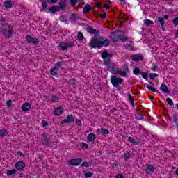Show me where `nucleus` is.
Segmentation results:
<instances>
[{"label":"nucleus","instance_id":"60","mask_svg":"<svg viewBox=\"0 0 178 178\" xmlns=\"http://www.w3.org/2000/svg\"><path fill=\"white\" fill-rule=\"evenodd\" d=\"M149 86H154V83H152V82H150V83H149Z\"/></svg>","mask_w":178,"mask_h":178},{"label":"nucleus","instance_id":"38","mask_svg":"<svg viewBox=\"0 0 178 178\" xmlns=\"http://www.w3.org/2000/svg\"><path fill=\"white\" fill-rule=\"evenodd\" d=\"M95 29H94L93 28H88L87 29V31L88 33H90V34H92L94 33Z\"/></svg>","mask_w":178,"mask_h":178},{"label":"nucleus","instance_id":"25","mask_svg":"<svg viewBox=\"0 0 178 178\" xmlns=\"http://www.w3.org/2000/svg\"><path fill=\"white\" fill-rule=\"evenodd\" d=\"M144 23H145V24H146V26H151V25L154 24V22H152L149 19H145Z\"/></svg>","mask_w":178,"mask_h":178},{"label":"nucleus","instance_id":"34","mask_svg":"<svg viewBox=\"0 0 178 178\" xmlns=\"http://www.w3.org/2000/svg\"><path fill=\"white\" fill-rule=\"evenodd\" d=\"M47 8H48V4L47 3V1H43L42 3V9H43V10H45Z\"/></svg>","mask_w":178,"mask_h":178},{"label":"nucleus","instance_id":"56","mask_svg":"<svg viewBox=\"0 0 178 178\" xmlns=\"http://www.w3.org/2000/svg\"><path fill=\"white\" fill-rule=\"evenodd\" d=\"M104 8H105V9H109V5H108V4H104Z\"/></svg>","mask_w":178,"mask_h":178},{"label":"nucleus","instance_id":"23","mask_svg":"<svg viewBox=\"0 0 178 178\" xmlns=\"http://www.w3.org/2000/svg\"><path fill=\"white\" fill-rule=\"evenodd\" d=\"M13 175H16V170H8L7 171V176H12Z\"/></svg>","mask_w":178,"mask_h":178},{"label":"nucleus","instance_id":"31","mask_svg":"<svg viewBox=\"0 0 178 178\" xmlns=\"http://www.w3.org/2000/svg\"><path fill=\"white\" fill-rule=\"evenodd\" d=\"M81 166L83 168H90V166H91V163L83 162L81 164Z\"/></svg>","mask_w":178,"mask_h":178},{"label":"nucleus","instance_id":"37","mask_svg":"<svg viewBox=\"0 0 178 178\" xmlns=\"http://www.w3.org/2000/svg\"><path fill=\"white\" fill-rule=\"evenodd\" d=\"M102 134L105 135V134H109V130L105 129H101Z\"/></svg>","mask_w":178,"mask_h":178},{"label":"nucleus","instance_id":"43","mask_svg":"<svg viewBox=\"0 0 178 178\" xmlns=\"http://www.w3.org/2000/svg\"><path fill=\"white\" fill-rule=\"evenodd\" d=\"M125 48H126V49H129V51H132V49H133V46H131V45H130V44H127V45L125 46Z\"/></svg>","mask_w":178,"mask_h":178},{"label":"nucleus","instance_id":"61","mask_svg":"<svg viewBox=\"0 0 178 178\" xmlns=\"http://www.w3.org/2000/svg\"><path fill=\"white\" fill-rule=\"evenodd\" d=\"M63 2H66L67 0H61Z\"/></svg>","mask_w":178,"mask_h":178},{"label":"nucleus","instance_id":"14","mask_svg":"<svg viewBox=\"0 0 178 178\" xmlns=\"http://www.w3.org/2000/svg\"><path fill=\"white\" fill-rule=\"evenodd\" d=\"M62 113H63V108L62 107L54 109V114L56 116H59V115H62Z\"/></svg>","mask_w":178,"mask_h":178},{"label":"nucleus","instance_id":"49","mask_svg":"<svg viewBox=\"0 0 178 178\" xmlns=\"http://www.w3.org/2000/svg\"><path fill=\"white\" fill-rule=\"evenodd\" d=\"M47 2H49V3H56L58 0H47Z\"/></svg>","mask_w":178,"mask_h":178},{"label":"nucleus","instance_id":"3","mask_svg":"<svg viewBox=\"0 0 178 178\" xmlns=\"http://www.w3.org/2000/svg\"><path fill=\"white\" fill-rule=\"evenodd\" d=\"M110 81L113 87H115L118 91L122 90V87L120 86L123 83V79L113 76L111 77Z\"/></svg>","mask_w":178,"mask_h":178},{"label":"nucleus","instance_id":"24","mask_svg":"<svg viewBox=\"0 0 178 178\" xmlns=\"http://www.w3.org/2000/svg\"><path fill=\"white\" fill-rule=\"evenodd\" d=\"M0 136L1 137H5V136H8V132L6 129H1L0 130Z\"/></svg>","mask_w":178,"mask_h":178},{"label":"nucleus","instance_id":"55","mask_svg":"<svg viewBox=\"0 0 178 178\" xmlns=\"http://www.w3.org/2000/svg\"><path fill=\"white\" fill-rule=\"evenodd\" d=\"M71 20H76V15H72L70 17Z\"/></svg>","mask_w":178,"mask_h":178},{"label":"nucleus","instance_id":"8","mask_svg":"<svg viewBox=\"0 0 178 178\" xmlns=\"http://www.w3.org/2000/svg\"><path fill=\"white\" fill-rule=\"evenodd\" d=\"M73 122H74V118H73V115H70L65 119L61 121V124H66V123H72Z\"/></svg>","mask_w":178,"mask_h":178},{"label":"nucleus","instance_id":"7","mask_svg":"<svg viewBox=\"0 0 178 178\" xmlns=\"http://www.w3.org/2000/svg\"><path fill=\"white\" fill-rule=\"evenodd\" d=\"M26 41L27 42H31V44H38V39H37V38H34L31 35H27L26 37Z\"/></svg>","mask_w":178,"mask_h":178},{"label":"nucleus","instance_id":"27","mask_svg":"<svg viewBox=\"0 0 178 178\" xmlns=\"http://www.w3.org/2000/svg\"><path fill=\"white\" fill-rule=\"evenodd\" d=\"M80 147L81 148H85L86 149H88V145L84 142L80 143Z\"/></svg>","mask_w":178,"mask_h":178},{"label":"nucleus","instance_id":"36","mask_svg":"<svg viewBox=\"0 0 178 178\" xmlns=\"http://www.w3.org/2000/svg\"><path fill=\"white\" fill-rule=\"evenodd\" d=\"M78 38L80 40V41H82L83 38H84V36L81 32L78 33Z\"/></svg>","mask_w":178,"mask_h":178},{"label":"nucleus","instance_id":"46","mask_svg":"<svg viewBox=\"0 0 178 178\" xmlns=\"http://www.w3.org/2000/svg\"><path fill=\"white\" fill-rule=\"evenodd\" d=\"M59 6L61 9H65V3H62V2H60L59 3Z\"/></svg>","mask_w":178,"mask_h":178},{"label":"nucleus","instance_id":"2","mask_svg":"<svg viewBox=\"0 0 178 178\" xmlns=\"http://www.w3.org/2000/svg\"><path fill=\"white\" fill-rule=\"evenodd\" d=\"M109 45V40L105 39V40H99L97 38H91L89 47L90 48H102V47H108Z\"/></svg>","mask_w":178,"mask_h":178},{"label":"nucleus","instance_id":"57","mask_svg":"<svg viewBox=\"0 0 178 178\" xmlns=\"http://www.w3.org/2000/svg\"><path fill=\"white\" fill-rule=\"evenodd\" d=\"M120 2H121V3L122 5H124V3H126V2L124 1V0H120Z\"/></svg>","mask_w":178,"mask_h":178},{"label":"nucleus","instance_id":"1","mask_svg":"<svg viewBox=\"0 0 178 178\" xmlns=\"http://www.w3.org/2000/svg\"><path fill=\"white\" fill-rule=\"evenodd\" d=\"M102 57L104 60V63L106 67L108 69V70H110L112 74H119L122 77H124V72H123L122 70L113 67L115 64L111 62V55L108 54V51L104 50V51L102 54ZM111 67L113 68L110 69Z\"/></svg>","mask_w":178,"mask_h":178},{"label":"nucleus","instance_id":"5","mask_svg":"<svg viewBox=\"0 0 178 178\" xmlns=\"http://www.w3.org/2000/svg\"><path fill=\"white\" fill-rule=\"evenodd\" d=\"M61 66L60 62H58L55 66L50 70V74L55 77H58V71L60 69Z\"/></svg>","mask_w":178,"mask_h":178},{"label":"nucleus","instance_id":"39","mask_svg":"<svg viewBox=\"0 0 178 178\" xmlns=\"http://www.w3.org/2000/svg\"><path fill=\"white\" fill-rule=\"evenodd\" d=\"M141 76L143 79H148V74L146 72H142Z\"/></svg>","mask_w":178,"mask_h":178},{"label":"nucleus","instance_id":"15","mask_svg":"<svg viewBox=\"0 0 178 178\" xmlns=\"http://www.w3.org/2000/svg\"><path fill=\"white\" fill-rule=\"evenodd\" d=\"M97 138V136L94 134H89L87 137L88 141H90V143H92V141H95V139Z\"/></svg>","mask_w":178,"mask_h":178},{"label":"nucleus","instance_id":"44","mask_svg":"<svg viewBox=\"0 0 178 178\" xmlns=\"http://www.w3.org/2000/svg\"><path fill=\"white\" fill-rule=\"evenodd\" d=\"M173 23H174V24H175L176 26H178V17H175V18L173 19Z\"/></svg>","mask_w":178,"mask_h":178},{"label":"nucleus","instance_id":"30","mask_svg":"<svg viewBox=\"0 0 178 178\" xmlns=\"http://www.w3.org/2000/svg\"><path fill=\"white\" fill-rule=\"evenodd\" d=\"M129 158H130V152H126L124 154V159L125 161H127V159H129Z\"/></svg>","mask_w":178,"mask_h":178},{"label":"nucleus","instance_id":"10","mask_svg":"<svg viewBox=\"0 0 178 178\" xmlns=\"http://www.w3.org/2000/svg\"><path fill=\"white\" fill-rule=\"evenodd\" d=\"M31 109V104L29 102H25L22 104V112H29Z\"/></svg>","mask_w":178,"mask_h":178},{"label":"nucleus","instance_id":"21","mask_svg":"<svg viewBox=\"0 0 178 178\" xmlns=\"http://www.w3.org/2000/svg\"><path fill=\"white\" fill-rule=\"evenodd\" d=\"M124 71H122V73H124V77H126L127 73H129V66L127 64H125L123 67Z\"/></svg>","mask_w":178,"mask_h":178},{"label":"nucleus","instance_id":"4","mask_svg":"<svg viewBox=\"0 0 178 178\" xmlns=\"http://www.w3.org/2000/svg\"><path fill=\"white\" fill-rule=\"evenodd\" d=\"M111 38H113V40H116L117 41H119V40L123 41V40H124V37L123 36V32H122L121 31H117L114 32L111 35Z\"/></svg>","mask_w":178,"mask_h":178},{"label":"nucleus","instance_id":"32","mask_svg":"<svg viewBox=\"0 0 178 178\" xmlns=\"http://www.w3.org/2000/svg\"><path fill=\"white\" fill-rule=\"evenodd\" d=\"M140 69L138 68H135L134 70H133V73L134 74H135V76H138V74H140Z\"/></svg>","mask_w":178,"mask_h":178},{"label":"nucleus","instance_id":"13","mask_svg":"<svg viewBox=\"0 0 178 178\" xmlns=\"http://www.w3.org/2000/svg\"><path fill=\"white\" fill-rule=\"evenodd\" d=\"M3 34L6 35V37H10L12 35V31L10 27L7 26L5 29H3Z\"/></svg>","mask_w":178,"mask_h":178},{"label":"nucleus","instance_id":"62","mask_svg":"<svg viewBox=\"0 0 178 178\" xmlns=\"http://www.w3.org/2000/svg\"><path fill=\"white\" fill-rule=\"evenodd\" d=\"M20 177H22V176H23V174H19Z\"/></svg>","mask_w":178,"mask_h":178},{"label":"nucleus","instance_id":"48","mask_svg":"<svg viewBox=\"0 0 178 178\" xmlns=\"http://www.w3.org/2000/svg\"><path fill=\"white\" fill-rule=\"evenodd\" d=\"M0 24H1L2 26H4V24H6V22L5 21V19H1V20H0Z\"/></svg>","mask_w":178,"mask_h":178},{"label":"nucleus","instance_id":"26","mask_svg":"<svg viewBox=\"0 0 178 178\" xmlns=\"http://www.w3.org/2000/svg\"><path fill=\"white\" fill-rule=\"evenodd\" d=\"M13 101L12 99H8L6 102V105L7 106V108H10V106H12V104H13Z\"/></svg>","mask_w":178,"mask_h":178},{"label":"nucleus","instance_id":"20","mask_svg":"<svg viewBox=\"0 0 178 178\" xmlns=\"http://www.w3.org/2000/svg\"><path fill=\"white\" fill-rule=\"evenodd\" d=\"M146 172L147 174L153 173L154 172V166L152 165H148L147 169H146Z\"/></svg>","mask_w":178,"mask_h":178},{"label":"nucleus","instance_id":"47","mask_svg":"<svg viewBox=\"0 0 178 178\" xmlns=\"http://www.w3.org/2000/svg\"><path fill=\"white\" fill-rule=\"evenodd\" d=\"M115 178H124V177L123 175H122V174H117V175L115 176Z\"/></svg>","mask_w":178,"mask_h":178},{"label":"nucleus","instance_id":"12","mask_svg":"<svg viewBox=\"0 0 178 178\" xmlns=\"http://www.w3.org/2000/svg\"><path fill=\"white\" fill-rule=\"evenodd\" d=\"M60 10V8L58 6H53L51 7L49 10V13H51V15H54V13H56V12H59Z\"/></svg>","mask_w":178,"mask_h":178},{"label":"nucleus","instance_id":"19","mask_svg":"<svg viewBox=\"0 0 178 178\" xmlns=\"http://www.w3.org/2000/svg\"><path fill=\"white\" fill-rule=\"evenodd\" d=\"M4 6L8 9L12 8V1L10 0H7L4 2Z\"/></svg>","mask_w":178,"mask_h":178},{"label":"nucleus","instance_id":"41","mask_svg":"<svg viewBox=\"0 0 178 178\" xmlns=\"http://www.w3.org/2000/svg\"><path fill=\"white\" fill-rule=\"evenodd\" d=\"M128 98L131 105H134V100L133 99L131 95H129Z\"/></svg>","mask_w":178,"mask_h":178},{"label":"nucleus","instance_id":"53","mask_svg":"<svg viewBox=\"0 0 178 178\" xmlns=\"http://www.w3.org/2000/svg\"><path fill=\"white\" fill-rule=\"evenodd\" d=\"M17 155H18V156H24L23 155V154L22 153V152H17Z\"/></svg>","mask_w":178,"mask_h":178},{"label":"nucleus","instance_id":"59","mask_svg":"<svg viewBox=\"0 0 178 178\" xmlns=\"http://www.w3.org/2000/svg\"><path fill=\"white\" fill-rule=\"evenodd\" d=\"M175 173H176V175H177V176H178V168H177V170H176V171H175Z\"/></svg>","mask_w":178,"mask_h":178},{"label":"nucleus","instance_id":"45","mask_svg":"<svg viewBox=\"0 0 178 178\" xmlns=\"http://www.w3.org/2000/svg\"><path fill=\"white\" fill-rule=\"evenodd\" d=\"M75 124H76V126H81V124H82L81 120H77L75 122Z\"/></svg>","mask_w":178,"mask_h":178},{"label":"nucleus","instance_id":"42","mask_svg":"<svg viewBox=\"0 0 178 178\" xmlns=\"http://www.w3.org/2000/svg\"><path fill=\"white\" fill-rule=\"evenodd\" d=\"M149 79H151L152 80H154V79H155L156 77V74H150L149 75Z\"/></svg>","mask_w":178,"mask_h":178},{"label":"nucleus","instance_id":"11","mask_svg":"<svg viewBox=\"0 0 178 178\" xmlns=\"http://www.w3.org/2000/svg\"><path fill=\"white\" fill-rule=\"evenodd\" d=\"M131 59L132 60H134L135 62H138L140 60H143L144 59V57L140 54H136V55H132L131 56Z\"/></svg>","mask_w":178,"mask_h":178},{"label":"nucleus","instance_id":"29","mask_svg":"<svg viewBox=\"0 0 178 178\" xmlns=\"http://www.w3.org/2000/svg\"><path fill=\"white\" fill-rule=\"evenodd\" d=\"M84 175H85V177L86 178L92 177V172H88V171L85 172Z\"/></svg>","mask_w":178,"mask_h":178},{"label":"nucleus","instance_id":"9","mask_svg":"<svg viewBox=\"0 0 178 178\" xmlns=\"http://www.w3.org/2000/svg\"><path fill=\"white\" fill-rule=\"evenodd\" d=\"M24 168H26V163H24V162H23V161H18L15 164V168L17 170H19V172L23 170V169H24Z\"/></svg>","mask_w":178,"mask_h":178},{"label":"nucleus","instance_id":"52","mask_svg":"<svg viewBox=\"0 0 178 178\" xmlns=\"http://www.w3.org/2000/svg\"><path fill=\"white\" fill-rule=\"evenodd\" d=\"M128 141H129L130 143H134V140L131 137L128 138Z\"/></svg>","mask_w":178,"mask_h":178},{"label":"nucleus","instance_id":"18","mask_svg":"<svg viewBox=\"0 0 178 178\" xmlns=\"http://www.w3.org/2000/svg\"><path fill=\"white\" fill-rule=\"evenodd\" d=\"M90 10H91V6L90 5L87 4L83 7V13H88V12H90Z\"/></svg>","mask_w":178,"mask_h":178},{"label":"nucleus","instance_id":"54","mask_svg":"<svg viewBox=\"0 0 178 178\" xmlns=\"http://www.w3.org/2000/svg\"><path fill=\"white\" fill-rule=\"evenodd\" d=\"M106 17V14H100V17H101V19H104V17Z\"/></svg>","mask_w":178,"mask_h":178},{"label":"nucleus","instance_id":"16","mask_svg":"<svg viewBox=\"0 0 178 178\" xmlns=\"http://www.w3.org/2000/svg\"><path fill=\"white\" fill-rule=\"evenodd\" d=\"M160 90L163 92H165V94H169V88H168V86L165 84H161Z\"/></svg>","mask_w":178,"mask_h":178},{"label":"nucleus","instance_id":"35","mask_svg":"<svg viewBox=\"0 0 178 178\" xmlns=\"http://www.w3.org/2000/svg\"><path fill=\"white\" fill-rule=\"evenodd\" d=\"M166 102L168 105H170V106H173V101H172L170 98H167Z\"/></svg>","mask_w":178,"mask_h":178},{"label":"nucleus","instance_id":"51","mask_svg":"<svg viewBox=\"0 0 178 178\" xmlns=\"http://www.w3.org/2000/svg\"><path fill=\"white\" fill-rule=\"evenodd\" d=\"M60 22H65L66 20V18H65L64 16H60Z\"/></svg>","mask_w":178,"mask_h":178},{"label":"nucleus","instance_id":"6","mask_svg":"<svg viewBox=\"0 0 178 178\" xmlns=\"http://www.w3.org/2000/svg\"><path fill=\"white\" fill-rule=\"evenodd\" d=\"M83 162V160L81 159H74L72 160H70L68 161L69 165H72V166H79L80 163Z\"/></svg>","mask_w":178,"mask_h":178},{"label":"nucleus","instance_id":"50","mask_svg":"<svg viewBox=\"0 0 178 178\" xmlns=\"http://www.w3.org/2000/svg\"><path fill=\"white\" fill-rule=\"evenodd\" d=\"M71 3H72V6H74L76 3H77V1L76 0H70Z\"/></svg>","mask_w":178,"mask_h":178},{"label":"nucleus","instance_id":"17","mask_svg":"<svg viewBox=\"0 0 178 178\" xmlns=\"http://www.w3.org/2000/svg\"><path fill=\"white\" fill-rule=\"evenodd\" d=\"M59 47H60V48H61V49H63L65 51V49H67V48H69V47H71V45H70V44L60 42L59 44Z\"/></svg>","mask_w":178,"mask_h":178},{"label":"nucleus","instance_id":"33","mask_svg":"<svg viewBox=\"0 0 178 178\" xmlns=\"http://www.w3.org/2000/svg\"><path fill=\"white\" fill-rule=\"evenodd\" d=\"M146 88L149 90V91H152V92H155L156 91L154 88L152 87L151 85H148L146 86Z\"/></svg>","mask_w":178,"mask_h":178},{"label":"nucleus","instance_id":"22","mask_svg":"<svg viewBox=\"0 0 178 178\" xmlns=\"http://www.w3.org/2000/svg\"><path fill=\"white\" fill-rule=\"evenodd\" d=\"M158 20H159V23L161 24L163 31L165 30V28H163V26L165 25V22H163V18L162 17H159Z\"/></svg>","mask_w":178,"mask_h":178},{"label":"nucleus","instance_id":"28","mask_svg":"<svg viewBox=\"0 0 178 178\" xmlns=\"http://www.w3.org/2000/svg\"><path fill=\"white\" fill-rule=\"evenodd\" d=\"M42 127H48L49 126V124L47 120H42Z\"/></svg>","mask_w":178,"mask_h":178},{"label":"nucleus","instance_id":"40","mask_svg":"<svg viewBox=\"0 0 178 178\" xmlns=\"http://www.w3.org/2000/svg\"><path fill=\"white\" fill-rule=\"evenodd\" d=\"M92 34H94V35L95 37H98V35H99V31L95 29V31H93Z\"/></svg>","mask_w":178,"mask_h":178},{"label":"nucleus","instance_id":"58","mask_svg":"<svg viewBox=\"0 0 178 178\" xmlns=\"http://www.w3.org/2000/svg\"><path fill=\"white\" fill-rule=\"evenodd\" d=\"M164 19L165 20H168V19H169V17H168V15H166L164 16Z\"/></svg>","mask_w":178,"mask_h":178}]
</instances>
